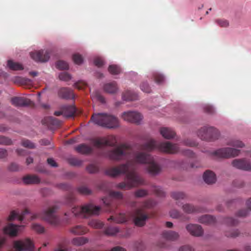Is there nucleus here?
<instances>
[{"mask_svg": "<svg viewBox=\"0 0 251 251\" xmlns=\"http://www.w3.org/2000/svg\"><path fill=\"white\" fill-rule=\"evenodd\" d=\"M105 156L109 159L120 161L127 160L124 164L117 167H110L106 169V175L116 177L125 174V181L118 183L116 187L122 190H129L139 185L145 184L144 179L136 172L137 164H147L146 169L152 176H156L161 171V167L148 152L134 151L131 146L123 143L108 151Z\"/></svg>", "mask_w": 251, "mask_h": 251, "instance_id": "nucleus-1", "label": "nucleus"}, {"mask_svg": "<svg viewBox=\"0 0 251 251\" xmlns=\"http://www.w3.org/2000/svg\"><path fill=\"white\" fill-rule=\"evenodd\" d=\"M138 149L146 152H151L154 149H157L160 151L170 154L176 153L179 151V148L176 144L169 142H158L152 139L139 145Z\"/></svg>", "mask_w": 251, "mask_h": 251, "instance_id": "nucleus-2", "label": "nucleus"}, {"mask_svg": "<svg viewBox=\"0 0 251 251\" xmlns=\"http://www.w3.org/2000/svg\"><path fill=\"white\" fill-rule=\"evenodd\" d=\"M91 120L96 125L107 128H116L119 126L118 118L107 113H97L94 114Z\"/></svg>", "mask_w": 251, "mask_h": 251, "instance_id": "nucleus-3", "label": "nucleus"}, {"mask_svg": "<svg viewBox=\"0 0 251 251\" xmlns=\"http://www.w3.org/2000/svg\"><path fill=\"white\" fill-rule=\"evenodd\" d=\"M156 203L154 201L149 200L145 201L141 207L135 210V217L134 219L135 225L139 226H142L145 224L146 221L149 218V216L144 212V209L146 208H151Z\"/></svg>", "mask_w": 251, "mask_h": 251, "instance_id": "nucleus-4", "label": "nucleus"}, {"mask_svg": "<svg viewBox=\"0 0 251 251\" xmlns=\"http://www.w3.org/2000/svg\"><path fill=\"white\" fill-rule=\"evenodd\" d=\"M58 209V207L56 205L50 206L43 211L41 217L52 226H58L60 221L59 217L55 214Z\"/></svg>", "mask_w": 251, "mask_h": 251, "instance_id": "nucleus-5", "label": "nucleus"}, {"mask_svg": "<svg viewBox=\"0 0 251 251\" xmlns=\"http://www.w3.org/2000/svg\"><path fill=\"white\" fill-rule=\"evenodd\" d=\"M34 245L29 239L14 241L10 251H33Z\"/></svg>", "mask_w": 251, "mask_h": 251, "instance_id": "nucleus-6", "label": "nucleus"}, {"mask_svg": "<svg viewBox=\"0 0 251 251\" xmlns=\"http://www.w3.org/2000/svg\"><path fill=\"white\" fill-rule=\"evenodd\" d=\"M239 150L231 148H224L213 151L212 154L218 158H229L238 155Z\"/></svg>", "mask_w": 251, "mask_h": 251, "instance_id": "nucleus-7", "label": "nucleus"}, {"mask_svg": "<svg viewBox=\"0 0 251 251\" xmlns=\"http://www.w3.org/2000/svg\"><path fill=\"white\" fill-rule=\"evenodd\" d=\"M122 118L127 122L139 124L142 120L143 116L137 111H129L123 113Z\"/></svg>", "mask_w": 251, "mask_h": 251, "instance_id": "nucleus-8", "label": "nucleus"}, {"mask_svg": "<svg viewBox=\"0 0 251 251\" xmlns=\"http://www.w3.org/2000/svg\"><path fill=\"white\" fill-rule=\"evenodd\" d=\"M38 215L34 214L31 215L29 213V211L27 209H25L21 215H19L15 213L14 211L11 212L10 215L7 218V220L9 221H12L14 220L16 218H18L19 221H23L25 219L31 218V220L37 218Z\"/></svg>", "mask_w": 251, "mask_h": 251, "instance_id": "nucleus-9", "label": "nucleus"}, {"mask_svg": "<svg viewBox=\"0 0 251 251\" xmlns=\"http://www.w3.org/2000/svg\"><path fill=\"white\" fill-rule=\"evenodd\" d=\"M231 164L234 168L244 171H251V161L244 158L234 159Z\"/></svg>", "mask_w": 251, "mask_h": 251, "instance_id": "nucleus-10", "label": "nucleus"}, {"mask_svg": "<svg viewBox=\"0 0 251 251\" xmlns=\"http://www.w3.org/2000/svg\"><path fill=\"white\" fill-rule=\"evenodd\" d=\"M100 211V206L89 203L81 207H79V217L81 213H85L87 215H97L99 214Z\"/></svg>", "mask_w": 251, "mask_h": 251, "instance_id": "nucleus-11", "label": "nucleus"}, {"mask_svg": "<svg viewBox=\"0 0 251 251\" xmlns=\"http://www.w3.org/2000/svg\"><path fill=\"white\" fill-rule=\"evenodd\" d=\"M30 55L31 57L36 62H47L50 58V52L48 50L35 51L30 52Z\"/></svg>", "mask_w": 251, "mask_h": 251, "instance_id": "nucleus-12", "label": "nucleus"}, {"mask_svg": "<svg viewBox=\"0 0 251 251\" xmlns=\"http://www.w3.org/2000/svg\"><path fill=\"white\" fill-rule=\"evenodd\" d=\"M219 132L213 127H207L206 134L200 135V138L202 140L212 141L217 139L219 137Z\"/></svg>", "mask_w": 251, "mask_h": 251, "instance_id": "nucleus-13", "label": "nucleus"}, {"mask_svg": "<svg viewBox=\"0 0 251 251\" xmlns=\"http://www.w3.org/2000/svg\"><path fill=\"white\" fill-rule=\"evenodd\" d=\"M186 229L193 236L200 237L202 236L203 233L202 227L197 224H188L186 226Z\"/></svg>", "mask_w": 251, "mask_h": 251, "instance_id": "nucleus-14", "label": "nucleus"}, {"mask_svg": "<svg viewBox=\"0 0 251 251\" xmlns=\"http://www.w3.org/2000/svg\"><path fill=\"white\" fill-rule=\"evenodd\" d=\"M12 104L15 106L30 105L32 102L29 99L23 97H15L11 99Z\"/></svg>", "mask_w": 251, "mask_h": 251, "instance_id": "nucleus-15", "label": "nucleus"}, {"mask_svg": "<svg viewBox=\"0 0 251 251\" xmlns=\"http://www.w3.org/2000/svg\"><path fill=\"white\" fill-rule=\"evenodd\" d=\"M21 227L20 226L9 224L3 228V232L10 236L15 237L17 235L19 228Z\"/></svg>", "mask_w": 251, "mask_h": 251, "instance_id": "nucleus-16", "label": "nucleus"}, {"mask_svg": "<svg viewBox=\"0 0 251 251\" xmlns=\"http://www.w3.org/2000/svg\"><path fill=\"white\" fill-rule=\"evenodd\" d=\"M94 146L97 148H101L105 146L113 147V143H110L106 138H100L94 139L93 141Z\"/></svg>", "mask_w": 251, "mask_h": 251, "instance_id": "nucleus-17", "label": "nucleus"}, {"mask_svg": "<svg viewBox=\"0 0 251 251\" xmlns=\"http://www.w3.org/2000/svg\"><path fill=\"white\" fill-rule=\"evenodd\" d=\"M42 123L44 125H46L50 128L57 127L61 124V122L59 120L52 117L45 118L42 120Z\"/></svg>", "mask_w": 251, "mask_h": 251, "instance_id": "nucleus-18", "label": "nucleus"}, {"mask_svg": "<svg viewBox=\"0 0 251 251\" xmlns=\"http://www.w3.org/2000/svg\"><path fill=\"white\" fill-rule=\"evenodd\" d=\"M59 97L65 99H74L75 95L73 91L67 88H62L58 92Z\"/></svg>", "mask_w": 251, "mask_h": 251, "instance_id": "nucleus-19", "label": "nucleus"}, {"mask_svg": "<svg viewBox=\"0 0 251 251\" xmlns=\"http://www.w3.org/2000/svg\"><path fill=\"white\" fill-rule=\"evenodd\" d=\"M203 178L204 182L207 184H212L216 181L215 174L210 170H207L204 173Z\"/></svg>", "mask_w": 251, "mask_h": 251, "instance_id": "nucleus-20", "label": "nucleus"}, {"mask_svg": "<svg viewBox=\"0 0 251 251\" xmlns=\"http://www.w3.org/2000/svg\"><path fill=\"white\" fill-rule=\"evenodd\" d=\"M162 236L168 240L175 241L178 239L179 235L178 232L172 231H165L162 233Z\"/></svg>", "mask_w": 251, "mask_h": 251, "instance_id": "nucleus-21", "label": "nucleus"}, {"mask_svg": "<svg viewBox=\"0 0 251 251\" xmlns=\"http://www.w3.org/2000/svg\"><path fill=\"white\" fill-rule=\"evenodd\" d=\"M198 221L203 224L212 225L215 223L216 219L214 217L209 215H205L200 217Z\"/></svg>", "mask_w": 251, "mask_h": 251, "instance_id": "nucleus-22", "label": "nucleus"}, {"mask_svg": "<svg viewBox=\"0 0 251 251\" xmlns=\"http://www.w3.org/2000/svg\"><path fill=\"white\" fill-rule=\"evenodd\" d=\"M76 109L74 105L64 106L63 107V116L66 117H71L74 116Z\"/></svg>", "mask_w": 251, "mask_h": 251, "instance_id": "nucleus-23", "label": "nucleus"}, {"mask_svg": "<svg viewBox=\"0 0 251 251\" xmlns=\"http://www.w3.org/2000/svg\"><path fill=\"white\" fill-rule=\"evenodd\" d=\"M160 132L164 138L168 139L174 138L176 135L175 132L172 129L168 127L161 128Z\"/></svg>", "mask_w": 251, "mask_h": 251, "instance_id": "nucleus-24", "label": "nucleus"}, {"mask_svg": "<svg viewBox=\"0 0 251 251\" xmlns=\"http://www.w3.org/2000/svg\"><path fill=\"white\" fill-rule=\"evenodd\" d=\"M105 92L110 94H114L117 92L118 88L116 82H112L105 84L103 86Z\"/></svg>", "mask_w": 251, "mask_h": 251, "instance_id": "nucleus-25", "label": "nucleus"}, {"mask_svg": "<svg viewBox=\"0 0 251 251\" xmlns=\"http://www.w3.org/2000/svg\"><path fill=\"white\" fill-rule=\"evenodd\" d=\"M23 182L25 184H37L40 182L39 178L35 175H27L23 177Z\"/></svg>", "mask_w": 251, "mask_h": 251, "instance_id": "nucleus-26", "label": "nucleus"}, {"mask_svg": "<svg viewBox=\"0 0 251 251\" xmlns=\"http://www.w3.org/2000/svg\"><path fill=\"white\" fill-rule=\"evenodd\" d=\"M137 95L131 91H126L123 94V99L125 100H134L137 99Z\"/></svg>", "mask_w": 251, "mask_h": 251, "instance_id": "nucleus-27", "label": "nucleus"}, {"mask_svg": "<svg viewBox=\"0 0 251 251\" xmlns=\"http://www.w3.org/2000/svg\"><path fill=\"white\" fill-rule=\"evenodd\" d=\"M108 221L112 220L117 223H123L126 221L127 217L125 214L120 213L116 217L112 216L108 219Z\"/></svg>", "mask_w": 251, "mask_h": 251, "instance_id": "nucleus-28", "label": "nucleus"}, {"mask_svg": "<svg viewBox=\"0 0 251 251\" xmlns=\"http://www.w3.org/2000/svg\"><path fill=\"white\" fill-rule=\"evenodd\" d=\"M170 216L173 218L180 219L183 221L188 220V218L183 216V214L177 210H172L170 212Z\"/></svg>", "mask_w": 251, "mask_h": 251, "instance_id": "nucleus-29", "label": "nucleus"}, {"mask_svg": "<svg viewBox=\"0 0 251 251\" xmlns=\"http://www.w3.org/2000/svg\"><path fill=\"white\" fill-rule=\"evenodd\" d=\"M183 211L188 214H191L198 211V209L190 204H184L182 207Z\"/></svg>", "mask_w": 251, "mask_h": 251, "instance_id": "nucleus-30", "label": "nucleus"}, {"mask_svg": "<svg viewBox=\"0 0 251 251\" xmlns=\"http://www.w3.org/2000/svg\"><path fill=\"white\" fill-rule=\"evenodd\" d=\"M7 65L8 67L12 70H21L24 69L21 64L14 62L12 60L8 61Z\"/></svg>", "mask_w": 251, "mask_h": 251, "instance_id": "nucleus-31", "label": "nucleus"}, {"mask_svg": "<svg viewBox=\"0 0 251 251\" xmlns=\"http://www.w3.org/2000/svg\"><path fill=\"white\" fill-rule=\"evenodd\" d=\"M227 145L237 148H242L244 146V144L242 141L235 139L230 140L227 143Z\"/></svg>", "mask_w": 251, "mask_h": 251, "instance_id": "nucleus-32", "label": "nucleus"}, {"mask_svg": "<svg viewBox=\"0 0 251 251\" xmlns=\"http://www.w3.org/2000/svg\"><path fill=\"white\" fill-rule=\"evenodd\" d=\"M171 197L174 199L178 201L184 199L186 196L185 194L182 192H173L171 193Z\"/></svg>", "mask_w": 251, "mask_h": 251, "instance_id": "nucleus-33", "label": "nucleus"}, {"mask_svg": "<svg viewBox=\"0 0 251 251\" xmlns=\"http://www.w3.org/2000/svg\"><path fill=\"white\" fill-rule=\"evenodd\" d=\"M119 231L117 227L108 226L104 230V233L107 235H114Z\"/></svg>", "mask_w": 251, "mask_h": 251, "instance_id": "nucleus-34", "label": "nucleus"}, {"mask_svg": "<svg viewBox=\"0 0 251 251\" xmlns=\"http://www.w3.org/2000/svg\"><path fill=\"white\" fill-rule=\"evenodd\" d=\"M108 71L112 75H118L120 73L121 69L116 65H111L108 67Z\"/></svg>", "mask_w": 251, "mask_h": 251, "instance_id": "nucleus-35", "label": "nucleus"}, {"mask_svg": "<svg viewBox=\"0 0 251 251\" xmlns=\"http://www.w3.org/2000/svg\"><path fill=\"white\" fill-rule=\"evenodd\" d=\"M87 171L90 174L97 173L99 171V167L94 164H90L86 168Z\"/></svg>", "mask_w": 251, "mask_h": 251, "instance_id": "nucleus-36", "label": "nucleus"}, {"mask_svg": "<svg viewBox=\"0 0 251 251\" xmlns=\"http://www.w3.org/2000/svg\"><path fill=\"white\" fill-rule=\"evenodd\" d=\"M56 67L60 70H67L69 68V65L64 61L59 60L56 63Z\"/></svg>", "mask_w": 251, "mask_h": 251, "instance_id": "nucleus-37", "label": "nucleus"}, {"mask_svg": "<svg viewBox=\"0 0 251 251\" xmlns=\"http://www.w3.org/2000/svg\"><path fill=\"white\" fill-rule=\"evenodd\" d=\"M223 223L227 226H236L238 224V221L232 218L227 217L224 219Z\"/></svg>", "mask_w": 251, "mask_h": 251, "instance_id": "nucleus-38", "label": "nucleus"}, {"mask_svg": "<svg viewBox=\"0 0 251 251\" xmlns=\"http://www.w3.org/2000/svg\"><path fill=\"white\" fill-rule=\"evenodd\" d=\"M109 195L111 198L117 200H122L123 198L122 193L119 191H110L109 192Z\"/></svg>", "mask_w": 251, "mask_h": 251, "instance_id": "nucleus-39", "label": "nucleus"}, {"mask_svg": "<svg viewBox=\"0 0 251 251\" xmlns=\"http://www.w3.org/2000/svg\"><path fill=\"white\" fill-rule=\"evenodd\" d=\"M152 191L158 197H163L165 196V193L162 189L159 186H153Z\"/></svg>", "mask_w": 251, "mask_h": 251, "instance_id": "nucleus-40", "label": "nucleus"}, {"mask_svg": "<svg viewBox=\"0 0 251 251\" xmlns=\"http://www.w3.org/2000/svg\"><path fill=\"white\" fill-rule=\"evenodd\" d=\"M153 76L155 82L158 84L162 83L164 80V76L158 73H154Z\"/></svg>", "mask_w": 251, "mask_h": 251, "instance_id": "nucleus-41", "label": "nucleus"}, {"mask_svg": "<svg viewBox=\"0 0 251 251\" xmlns=\"http://www.w3.org/2000/svg\"><path fill=\"white\" fill-rule=\"evenodd\" d=\"M79 152H81L84 153H90L92 152V149L91 147L84 145H79Z\"/></svg>", "mask_w": 251, "mask_h": 251, "instance_id": "nucleus-42", "label": "nucleus"}, {"mask_svg": "<svg viewBox=\"0 0 251 251\" xmlns=\"http://www.w3.org/2000/svg\"><path fill=\"white\" fill-rule=\"evenodd\" d=\"M89 225L91 226L96 228H100L103 226V224L101 222L98 220L91 221L89 223Z\"/></svg>", "mask_w": 251, "mask_h": 251, "instance_id": "nucleus-43", "label": "nucleus"}, {"mask_svg": "<svg viewBox=\"0 0 251 251\" xmlns=\"http://www.w3.org/2000/svg\"><path fill=\"white\" fill-rule=\"evenodd\" d=\"M22 145L25 148L29 149H34L35 148L34 143L28 140L24 139L22 141Z\"/></svg>", "mask_w": 251, "mask_h": 251, "instance_id": "nucleus-44", "label": "nucleus"}, {"mask_svg": "<svg viewBox=\"0 0 251 251\" xmlns=\"http://www.w3.org/2000/svg\"><path fill=\"white\" fill-rule=\"evenodd\" d=\"M12 142L11 140L6 137L0 136V144L3 145H11Z\"/></svg>", "mask_w": 251, "mask_h": 251, "instance_id": "nucleus-45", "label": "nucleus"}, {"mask_svg": "<svg viewBox=\"0 0 251 251\" xmlns=\"http://www.w3.org/2000/svg\"><path fill=\"white\" fill-rule=\"evenodd\" d=\"M32 229L39 233H42L45 231V228L40 225L37 224H33L32 226Z\"/></svg>", "mask_w": 251, "mask_h": 251, "instance_id": "nucleus-46", "label": "nucleus"}, {"mask_svg": "<svg viewBox=\"0 0 251 251\" xmlns=\"http://www.w3.org/2000/svg\"><path fill=\"white\" fill-rule=\"evenodd\" d=\"M216 23L218 25L222 27H227L229 25V22L225 19H217Z\"/></svg>", "mask_w": 251, "mask_h": 251, "instance_id": "nucleus-47", "label": "nucleus"}, {"mask_svg": "<svg viewBox=\"0 0 251 251\" xmlns=\"http://www.w3.org/2000/svg\"><path fill=\"white\" fill-rule=\"evenodd\" d=\"M59 78L61 80L68 81L71 79L72 77L68 73L63 72L59 74Z\"/></svg>", "mask_w": 251, "mask_h": 251, "instance_id": "nucleus-48", "label": "nucleus"}, {"mask_svg": "<svg viewBox=\"0 0 251 251\" xmlns=\"http://www.w3.org/2000/svg\"><path fill=\"white\" fill-rule=\"evenodd\" d=\"M94 63L98 67H101L104 65V62L102 57H97L94 59Z\"/></svg>", "mask_w": 251, "mask_h": 251, "instance_id": "nucleus-49", "label": "nucleus"}, {"mask_svg": "<svg viewBox=\"0 0 251 251\" xmlns=\"http://www.w3.org/2000/svg\"><path fill=\"white\" fill-rule=\"evenodd\" d=\"M148 195V191L144 189H139L135 192V196L137 198L143 197Z\"/></svg>", "mask_w": 251, "mask_h": 251, "instance_id": "nucleus-50", "label": "nucleus"}, {"mask_svg": "<svg viewBox=\"0 0 251 251\" xmlns=\"http://www.w3.org/2000/svg\"><path fill=\"white\" fill-rule=\"evenodd\" d=\"M79 193L89 195L91 194L92 191L86 186H81L79 187Z\"/></svg>", "mask_w": 251, "mask_h": 251, "instance_id": "nucleus-51", "label": "nucleus"}, {"mask_svg": "<svg viewBox=\"0 0 251 251\" xmlns=\"http://www.w3.org/2000/svg\"><path fill=\"white\" fill-rule=\"evenodd\" d=\"M240 234L239 231L238 230H233L231 231H227L226 232V236L229 237H236L239 236Z\"/></svg>", "mask_w": 251, "mask_h": 251, "instance_id": "nucleus-52", "label": "nucleus"}, {"mask_svg": "<svg viewBox=\"0 0 251 251\" xmlns=\"http://www.w3.org/2000/svg\"><path fill=\"white\" fill-rule=\"evenodd\" d=\"M140 88L142 91L146 93H150L151 88L149 87L148 84L146 82H143L140 85Z\"/></svg>", "mask_w": 251, "mask_h": 251, "instance_id": "nucleus-53", "label": "nucleus"}, {"mask_svg": "<svg viewBox=\"0 0 251 251\" xmlns=\"http://www.w3.org/2000/svg\"><path fill=\"white\" fill-rule=\"evenodd\" d=\"M183 143L184 145L190 147H195L197 145V143L195 141L189 139L184 140Z\"/></svg>", "mask_w": 251, "mask_h": 251, "instance_id": "nucleus-54", "label": "nucleus"}, {"mask_svg": "<svg viewBox=\"0 0 251 251\" xmlns=\"http://www.w3.org/2000/svg\"><path fill=\"white\" fill-rule=\"evenodd\" d=\"M69 163L72 166H77L78 165V160L76 158L70 157L68 158Z\"/></svg>", "mask_w": 251, "mask_h": 251, "instance_id": "nucleus-55", "label": "nucleus"}, {"mask_svg": "<svg viewBox=\"0 0 251 251\" xmlns=\"http://www.w3.org/2000/svg\"><path fill=\"white\" fill-rule=\"evenodd\" d=\"M8 169L10 171H17L19 170V167L17 164L15 163H12L8 166Z\"/></svg>", "mask_w": 251, "mask_h": 251, "instance_id": "nucleus-56", "label": "nucleus"}, {"mask_svg": "<svg viewBox=\"0 0 251 251\" xmlns=\"http://www.w3.org/2000/svg\"><path fill=\"white\" fill-rule=\"evenodd\" d=\"M178 251H194V249L189 245H184L179 248Z\"/></svg>", "mask_w": 251, "mask_h": 251, "instance_id": "nucleus-57", "label": "nucleus"}, {"mask_svg": "<svg viewBox=\"0 0 251 251\" xmlns=\"http://www.w3.org/2000/svg\"><path fill=\"white\" fill-rule=\"evenodd\" d=\"M183 153L185 155L187 156L190 158H195L196 157V154L190 150H186L184 151Z\"/></svg>", "mask_w": 251, "mask_h": 251, "instance_id": "nucleus-58", "label": "nucleus"}, {"mask_svg": "<svg viewBox=\"0 0 251 251\" xmlns=\"http://www.w3.org/2000/svg\"><path fill=\"white\" fill-rule=\"evenodd\" d=\"M204 110L205 112L209 114H212L214 112L213 107L209 105H206L204 107Z\"/></svg>", "mask_w": 251, "mask_h": 251, "instance_id": "nucleus-59", "label": "nucleus"}, {"mask_svg": "<svg viewBox=\"0 0 251 251\" xmlns=\"http://www.w3.org/2000/svg\"><path fill=\"white\" fill-rule=\"evenodd\" d=\"M207 127L204 126L201 127L200 129H199L198 131L197 134L198 137L200 138V135L202 134H206L207 132Z\"/></svg>", "mask_w": 251, "mask_h": 251, "instance_id": "nucleus-60", "label": "nucleus"}, {"mask_svg": "<svg viewBox=\"0 0 251 251\" xmlns=\"http://www.w3.org/2000/svg\"><path fill=\"white\" fill-rule=\"evenodd\" d=\"M248 211L246 209L241 210L237 213V216L239 217H245L248 214Z\"/></svg>", "mask_w": 251, "mask_h": 251, "instance_id": "nucleus-61", "label": "nucleus"}, {"mask_svg": "<svg viewBox=\"0 0 251 251\" xmlns=\"http://www.w3.org/2000/svg\"><path fill=\"white\" fill-rule=\"evenodd\" d=\"M7 151L3 149H0V158H3L7 156Z\"/></svg>", "mask_w": 251, "mask_h": 251, "instance_id": "nucleus-62", "label": "nucleus"}, {"mask_svg": "<svg viewBox=\"0 0 251 251\" xmlns=\"http://www.w3.org/2000/svg\"><path fill=\"white\" fill-rule=\"evenodd\" d=\"M136 248L138 251H143L144 249L143 243L141 242H138L136 244Z\"/></svg>", "mask_w": 251, "mask_h": 251, "instance_id": "nucleus-63", "label": "nucleus"}, {"mask_svg": "<svg viewBox=\"0 0 251 251\" xmlns=\"http://www.w3.org/2000/svg\"><path fill=\"white\" fill-rule=\"evenodd\" d=\"M16 152L19 155L21 156H25L27 154V151L23 149H18L16 150Z\"/></svg>", "mask_w": 251, "mask_h": 251, "instance_id": "nucleus-64", "label": "nucleus"}]
</instances>
